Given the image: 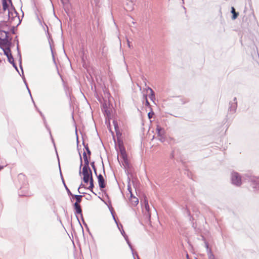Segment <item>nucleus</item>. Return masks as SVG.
<instances>
[{
  "mask_svg": "<svg viewBox=\"0 0 259 259\" xmlns=\"http://www.w3.org/2000/svg\"><path fill=\"white\" fill-rule=\"evenodd\" d=\"M82 174L83 180L85 183H90L88 189L92 190L94 187V180L92 176V172L89 166H83Z\"/></svg>",
  "mask_w": 259,
  "mask_h": 259,
  "instance_id": "f257e3e1",
  "label": "nucleus"
},
{
  "mask_svg": "<svg viewBox=\"0 0 259 259\" xmlns=\"http://www.w3.org/2000/svg\"><path fill=\"white\" fill-rule=\"evenodd\" d=\"M8 33L6 30H0V48L2 49L11 47V38L8 36Z\"/></svg>",
  "mask_w": 259,
  "mask_h": 259,
  "instance_id": "f03ea898",
  "label": "nucleus"
},
{
  "mask_svg": "<svg viewBox=\"0 0 259 259\" xmlns=\"http://www.w3.org/2000/svg\"><path fill=\"white\" fill-rule=\"evenodd\" d=\"M9 22L10 23L18 25L20 23V19L18 16L17 13L14 11L12 10L9 11L8 13Z\"/></svg>",
  "mask_w": 259,
  "mask_h": 259,
  "instance_id": "7ed1b4c3",
  "label": "nucleus"
},
{
  "mask_svg": "<svg viewBox=\"0 0 259 259\" xmlns=\"http://www.w3.org/2000/svg\"><path fill=\"white\" fill-rule=\"evenodd\" d=\"M2 50L4 51V54L7 57L8 61L13 65L15 68L17 69V66L14 62V59L11 53L10 47L2 49Z\"/></svg>",
  "mask_w": 259,
  "mask_h": 259,
  "instance_id": "20e7f679",
  "label": "nucleus"
},
{
  "mask_svg": "<svg viewBox=\"0 0 259 259\" xmlns=\"http://www.w3.org/2000/svg\"><path fill=\"white\" fill-rule=\"evenodd\" d=\"M2 50L4 51V54L7 57L8 61L13 65L15 68L17 69V66L14 62V59L11 53L10 47L2 49Z\"/></svg>",
  "mask_w": 259,
  "mask_h": 259,
  "instance_id": "39448f33",
  "label": "nucleus"
},
{
  "mask_svg": "<svg viewBox=\"0 0 259 259\" xmlns=\"http://www.w3.org/2000/svg\"><path fill=\"white\" fill-rule=\"evenodd\" d=\"M231 180L232 183L237 186H240L241 185V177L236 172H234L232 174Z\"/></svg>",
  "mask_w": 259,
  "mask_h": 259,
  "instance_id": "423d86ee",
  "label": "nucleus"
},
{
  "mask_svg": "<svg viewBox=\"0 0 259 259\" xmlns=\"http://www.w3.org/2000/svg\"><path fill=\"white\" fill-rule=\"evenodd\" d=\"M158 136L159 137V140L161 142H163L165 139V131L164 130L160 127L159 125H157L156 129Z\"/></svg>",
  "mask_w": 259,
  "mask_h": 259,
  "instance_id": "0eeeda50",
  "label": "nucleus"
},
{
  "mask_svg": "<svg viewBox=\"0 0 259 259\" xmlns=\"http://www.w3.org/2000/svg\"><path fill=\"white\" fill-rule=\"evenodd\" d=\"M98 182L99 183V187L100 189H103L106 187V183L105 181V179L102 176V175L100 174L98 176Z\"/></svg>",
  "mask_w": 259,
  "mask_h": 259,
  "instance_id": "6e6552de",
  "label": "nucleus"
},
{
  "mask_svg": "<svg viewBox=\"0 0 259 259\" xmlns=\"http://www.w3.org/2000/svg\"><path fill=\"white\" fill-rule=\"evenodd\" d=\"M9 29L8 22L6 21L0 22V30H7Z\"/></svg>",
  "mask_w": 259,
  "mask_h": 259,
  "instance_id": "1a4fd4ad",
  "label": "nucleus"
},
{
  "mask_svg": "<svg viewBox=\"0 0 259 259\" xmlns=\"http://www.w3.org/2000/svg\"><path fill=\"white\" fill-rule=\"evenodd\" d=\"M130 192L131 193V196L130 198V203H131L132 205L136 206L138 204L139 200L136 197L133 196L131 191H130Z\"/></svg>",
  "mask_w": 259,
  "mask_h": 259,
  "instance_id": "9d476101",
  "label": "nucleus"
},
{
  "mask_svg": "<svg viewBox=\"0 0 259 259\" xmlns=\"http://www.w3.org/2000/svg\"><path fill=\"white\" fill-rule=\"evenodd\" d=\"M83 158L84 162V165L83 166H89V160L90 159L89 158V155H88L85 151L83 153Z\"/></svg>",
  "mask_w": 259,
  "mask_h": 259,
  "instance_id": "9b49d317",
  "label": "nucleus"
},
{
  "mask_svg": "<svg viewBox=\"0 0 259 259\" xmlns=\"http://www.w3.org/2000/svg\"><path fill=\"white\" fill-rule=\"evenodd\" d=\"M144 203L145 205V209L146 211L147 212L148 215L149 216V217H150L151 213L150 211V207L148 204V201L146 198L144 199Z\"/></svg>",
  "mask_w": 259,
  "mask_h": 259,
  "instance_id": "f8f14e48",
  "label": "nucleus"
},
{
  "mask_svg": "<svg viewBox=\"0 0 259 259\" xmlns=\"http://www.w3.org/2000/svg\"><path fill=\"white\" fill-rule=\"evenodd\" d=\"M10 4H12L11 1H2L3 9L4 11H6L8 9Z\"/></svg>",
  "mask_w": 259,
  "mask_h": 259,
  "instance_id": "ddd939ff",
  "label": "nucleus"
},
{
  "mask_svg": "<svg viewBox=\"0 0 259 259\" xmlns=\"http://www.w3.org/2000/svg\"><path fill=\"white\" fill-rule=\"evenodd\" d=\"M74 206L76 213L78 214H80L82 212V210L79 204L74 203Z\"/></svg>",
  "mask_w": 259,
  "mask_h": 259,
  "instance_id": "4468645a",
  "label": "nucleus"
},
{
  "mask_svg": "<svg viewBox=\"0 0 259 259\" xmlns=\"http://www.w3.org/2000/svg\"><path fill=\"white\" fill-rule=\"evenodd\" d=\"M231 13L233 14V16L232 17V19L234 20L236 19L238 16V13L235 12V10L234 7H232L231 8Z\"/></svg>",
  "mask_w": 259,
  "mask_h": 259,
  "instance_id": "2eb2a0df",
  "label": "nucleus"
},
{
  "mask_svg": "<svg viewBox=\"0 0 259 259\" xmlns=\"http://www.w3.org/2000/svg\"><path fill=\"white\" fill-rule=\"evenodd\" d=\"M82 196L81 195H75V198L76 199V202L75 203L79 204L81 201Z\"/></svg>",
  "mask_w": 259,
  "mask_h": 259,
  "instance_id": "dca6fc26",
  "label": "nucleus"
},
{
  "mask_svg": "<svg viewBox=\"0 0 259 259\" xmlns=\"http://www.w3.org/2000/svg\"><path fill=\"white\" fill-rule=\"evenodd\" d=\"M149 90L150 91V95L149 97L151 100L153 101L155 99L154 92L151 88H150Z\"/></svg>",
  "mask_w": 259,
  "mask_h": 259,
  "instance_id": "f3484780",
  "label": "nucleus"
},
{
  "mask_svg": "<svg viewBox=\"0 0 259 259\" xmlns=\"http://www.w3.org/2000/svg\"><path fill=\"white\" fill-rule=\"evenodd\" d=\"M85 150H86V152H87V154H88V155H89V159H90L91 152L88 147H86Z\"/></svg>",
  "mask_w": 259,
  "mask_h": 259,
  "instance_id": "a211bd4d",
  "label": "nucleus"
},
{
  "mask_svg": "<svg viewBox=\"0 0 259 259\" xmlns=\"http://www.w3.org/2000/svg\"><path fill=\"white\" fill-rule=\"evenodd\" d=\"M91 165H92L93 168L94 169V170L96 174V167H95V164H94V162H93L91 163Z\"/></svg>",
  "mask_w": 259,
  "mask_h": 259,
  "instance_id": "6ab92c4d",
  "label": "nucleus"
},
{
  "mask_svg": "<svg viewBox=\"0 0 259 259\" xmlns=\"http://www.w3.org/2000/svg\"><path fill=\"white\" fill-rule=\"evenodd\" d=\"M154 115V113L153 112H149L148 114L149 118L150 119L152 117L153 115Z\"/></svg>",
  "mask_w": 259,
  "mask_h": 259,
  "instance_id": "aec40b11",
  "label": "nucleus"
},
{
  "mask_svg": "<svg viewBox=\"0 0 259 259\" xmlns=\"http://www.w3.org/2000/svg\"><path fill=\"white\" fill-rule=\"evenodd\" d=\"M145 99H146V105L147 106H149L150 105V104L149 103V102L147 100V96H145Z\"/></svg>",
  "mask_w": 259,
  "mask_h": 259,
  "instance_id": "412c9836",
  "label": "nucleus"
},
{
  "mask_svg": "<svg viewBox=\"0 0 259 259\" xmlns=\"http://www.w3.org/2000/svg\"><path fill=\"white\" fill-rule=\"evenodd\" d=\"M121 154L123 156V157L124 158V154H125V152H121Z\"/></svg>",
  "mask_w": 259,
  "mask_h": 259,
  "instance_id": "4be33fe9",
  "label": "nucleus"
},
{
  "mask_svg": "<svg viewBox=\"0 0 259 259\" xmlns=\"http://www.w3.org/2000/svg\"><path fill=\"white\" fill-rule=\"evenodd\" d=\"M186 257H187V259H190L189 256L188 254H187Z\"/></svg>",
  "mask_w": 259,
  "mask_h": 259,
  "instance_id": "5701e85b",
  "label": "nucleus"
},
{
  "mask_svg": "<svg viewBox=\"0 0 259 259\" xmlns=\"http://www.w3.org/2000/svg\"><path fill=\"white\" fill-rule=\"evenodd\" d=\"M2 1H9V2H10V1H11V0H2Z\"/></svg>",
  "mask_w": 259,
  "mask_h": 259,
  "instance_id": "b1692460",
  "label": "nucleus"
},
{
  "mask_svg": "<svg viewBox=\"0 0 259 259\" xmlns=\"http://www.w3.org/2000/svg\"><path fill=\"white\" fill-rule=\"evenodd\" d=\"M21 176H24L23 175H22V174H20L19 175V177H21Z\"/></svg>",
  "mask_w": 259,
  "mask_h": 259,
  "instance_id": "393cba45",
  "label": "nucleus"
},
{
  "mask_svg": "<svg viewBox=\"0 0 259 259\" xmlns=\"http://www.w3.org/2000/svg\"><path fill=\"white\" fill-rule=\"evenodd\" d=\"M93 193H94V192L93 191V189L92 190H90Z\"/></svg>",
  "mask_w": 259,
  "mask_h": 259,
  "instance_id": "a878e982",
  "label": "nucleus"
},
{
  "mask_svg": "<svg viewBox=\"0 0 259 259\" xmlns=\"http://www.w3.org/2000/svg\"><path fill=\"white\" fill-rule=\"evenodd\" d=\"M1 62V60L0 59V63Z\"/></svg>",
  "mask_w": 259,
  "mask_h": 259,
  "instance_id": "bb28decb",
  "label": "nucleus"
},
{
  "mask_svg": "<svg viewBox=\"0 0 259 259\" xmlns=\"http://www.w3.org/2000/svg\"><path fill=\"white\" fill-rule=\"evenodd\" d=\"M195 259H197V258H195Z\"/></svg>",
  "mask_w": 259,
  "mask_h": 259,
  "instance_id": "cd10ccee",
  "label": "nucleus"
}]
</instances>
